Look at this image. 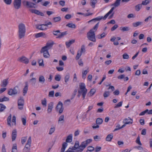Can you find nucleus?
Returning a JSON list of instances; mask_svg holds the SVG:
<instances>
[{
	"mask_svg": "<svg viewBox=\"0 0 152 152\" xmlns=\"http://www.w3.org/2000/svg\"><path fill=\"white\" fill-rule=\"evenodd\" d=\"M92 141V140L91 139H87L85 141L82 142L83 146L82 147H83L84 149Z\"/></svg>",
	"mask_w": 152,
	"mask_h": 152,
	"instance_id": "obj_14",
	"label": "nucleus"
},
{
	"mask_svg": "<svg viewBox=\"0 0 152 152\" xmlns=\"http://www.w3.org/2000/svg\"><path fill=\"white\" fill-rule=\"evenodd\" d=\"M148 111V110L146 109L145 110V111H144L142 112H141V113H140L139 114V115L140 116L144 115L145 114V113H147Z\"/></svg>",
	"mask_w": 152,
	"mask_h": 152,
	"instance_id": "obj_59",
	"label": "nucleus"
},
{
	"mask_svg": "<svg viewBox=\"0 0 152 152\" xmlns=\"http://www.w3.org/2000/svg\"><path fill=\"white\" fill-rule=\"evenodd\" d=\"M61 78V77L60 75H56L55 76V80L57 81H60Z\"/></svg>",
	"mask_w": 152,
	"mask_h": 152,
	"instance_id": "obj_54",
	"label": "nucleus"
},
{
	"mask_svg": "<svg viewBox=\"0 0 152 152\" xmlns=\"http://www.w3.org/2000/svg\"><path fill=\"white\" fill-rule=\"evenodd\" d=\"M77 91V90L76 89H75L74 90L72 96V97L71 98V99H72L74 98L76 94Z\"/></svg>",
	"mask_w": 152,
	"mask_h": 152,
	"instance_id": "obj_56",
	"label": "nucleus"
},
{
	"mask_svg": "<svg viewBox=\"0 0 152 152\" xmlns=\"http://www.w3.org/2000/svg\"><path fill=\"white\" fill-rule=\"evenodd\" d=\"M22 3L23 5L28 8H36V5L35 4L30 1H23L22 2Z\"/></svg>",
	"mask_w": 152,
	"mask_h": 152,
	"instance_id": "obj_7",
	"label": "nucleus"
},
{
	"mask_svg": "<svg viewBox=\"0 0 152 152\" xmlns=\"http://www.w3.org/2000/svg\"><path fill=\"white\" fill-rule=\"evenodd\" d=\"M79 87L80 89V91L83 92L82 96L83 99H84L87 92V90L86 88L85 84L83 83H80Z\"/></svg>",
	"mask_w": 152,
	"mask_h": 152,
	"instance_id": "obj_5",
	"label": "nucleus"
},
{
	"mask_svg": "<svg viewBox=\"0 0 152 152\" xmlns=\"http://www.w3.org/2000/svg\"><path fill=\"white\" fill-rule=\"evenodd\" d=\"M53 34L55 36H57L56 38L60 39L63 37L67 34V31L61 32L60 30L53 31Z\"/></svg>",
	"mask_w": 152,
	"mask_h": 152,
	"instance_id": "obj_4",
	"label": "nucleus"
},
{
	"mask_svg": "<svg viewBox=\"0 0 152 152\" xmlns=\"http://www.w3.org/2000/svg\"><path fill=\"white\" fill-rule=\"evenodd\" d=\"M17 60L19 61L24 63L26 64H27L29 62L28 59L24 56H22L19 58Z\"/></svg>",
	"mask_w": 152,
	"mask_h": 152,
	"instance_id": "obj_12",
	"label": "nucleus"
},
{
	"mask_svg": "<svg viewBox=\"0 0 152 152\" xmlns=\"http://www.w3.org/2000/svg\"><path fill=\"white\" fill-rule=\"evenodd\" d=\"M75 42V39L69 40L68 41L66 42L65 44L67 48H69L71 45L74 43Z\"/></svg>",
	"mask_w": 152,
	"mask_h": 152,
	"instance_id": "obj_18",
	"label": "nucleus"
},
{
	"mask_svg": "<svg viewBox=\"0 0 152 152\" xmlns=\"http://www.w3.org/2000/svg\"><path fill=\"white\" fill-rule=\"evenodd\" d=\"M66 26L71 28H75L76 27V26L75 24L71 23H68L66 25Z\"/></svg>",
	"mask_w": 152,
	"mask_h": 152,
	"instance_id": "obj_43",
	"label": "nucleus"
},
{
	"mask_svg": "<svg viewBox=\"0 0 152 152\" xmlns=\"http://www.w3.org/2000/svg\"><path fill=\"white\" fill-rule=\"evenodd\" d=\"M118 27V26L117 24H115L111 28V30L113 31L115 30Z\"/></svg>",
	"mask_w": 152,
	"mask_h": 152,
	"instance_id": "obj_62",
	"label": "nucleus"
},
{
	"mask_svg": "<svg viewBox=\"0 0 152 152\" xmlns=\"http://www.w3.org/2000/svg\"><path fill=\"white\" fill-rule=\"evenodd\" d=\"M21 0H14L13 2V6L16 9L20 8L21 5Z\"/></svg>",
	"mask_w": 152,
	"mask_h": 152,
	"instance_id": "obj_9",
	"label": "nucleus"
},
{
	"mask_svg": "<svg viewBox=\"0 0 152 152\" xmlns=\"http://www.w3.org/2000/svg\"><path fill=\"white\" fill-rule=\"evenodd\" d=\"M26 118L24 117L21 118V121L23 125L25 126L26 123Z\"/></svg>",
	"mask_w": 152,
	"mask_h": 152,
	"instance_id": "obj_55",
	"label": "nucleus"
},
{
	"mask_svg": "<svg viewBox=\"0 0 152 152\" xmlns=\"http://www.w3.org/2000/svg\"><path fill=\"white\" fill-rule=\"evenodd\" d=\"M38 63L39 66H44L43 61V59H39L38 60Z\"/></svg>",
	"mask_w": 152,
	"mask_h": 152,
	"instance_id": "obj_51",
	"label": "nucleus"
},
{
	"mask_svg": "<svg viewBox=\"0 0 152 152\" xmlns=\"http://www.w3.org/2000/svg\"><path fill=\"white\" fill-rule=\"evenodd\" d=\"M120 29L123 32H124L125 31H128L129 30V27L125 26L124 27H121L120 28Z\"/></svg>",
	"mask_w": 152,
	"mask_h": 152,
	"instance_id": "obj_34",
	"label": "nucleus"
},
{
	"mask_svg": "<svg viewBox=\"0 0 152 152\" xmlns=\"http://www.w3.org/2000/svg\"><path fill=\"white\" fill-rule=\"evenodd\" d=\"M61 18L60 17L58 16L54 18L53 19L54 22H56L60 21L61 20Z\"/></svg>",
	"mask_w": 152,
	"mask_h": 152,
	"instance_id": "obj_48",
	"label": "nucleus"
},
{
	"mask_svg": "<svg viewBox=\"0 0 152 152\" xmlns=\"http://www.w3.org/2000/svg\"><path fill=\"white\" fill-rule=\"evenodd\" d=\"M6 108V107L3 104L0 103V112H2Z\"/></svg>",
	"mask_w": 152,
	"mask_h": 152,
	"instance_id": "obj_36",
	"label": "nucleus"
},
{
	"mask_svg": "<svg viewBox=\"0 0 152 152\" xmlns=\"http://www.w3.org/2000/svg\"><path fill=\"white\" fill-rule=\"evenodd\" d=\"M123 123L125 124H131L133 123V120L131 119L129 117L128 118H125L123 121Z\"/></svg>",
	"mask_w": 152,
	"mask_h": 152,
	"instance_id": "obj_15",
	"label": "nucleus"
},
{
	"mask_svg": "<svg viewBox=\"0 0 152 152\" xmlns=\"http://www.w3.org/2000/svg\"><path fill=\"white\" fill-rule=\"evenodd\" d=\"M24 102V100L23 97H20L18 102V108L19 109L22 110L23 109Z\"/></svg>",
	"mask_w": 152,
	"mask_h": 152,
	"instance_id": "obj_11",
	"label": "nucleus"
},
{
	"mask_svg": "<svg viewBox=\"0 0 152 152\" xmlns=\"http://www.w3.org/2000/svg\"><path fill=\"white\" fill-rule=\"evenodd\" d=\"M55 131V127H53L51 128L49 131V134L51 135Z\"/></svg>",
	"mask_w": 152,
	"mask_h": 152,
	"instance_id": "obj_50",
	"label": "nucleus"
},
{
	"mask_svg": "<svg viewBox=\"0 0 152 152\" xmlns=\"http://www.w3.org/2000/svg\"><path fill=\"white\" fill-rule=\"evenodd\" d=\"M30 81L31 82L32 85H34L36 83V79L35 78H32L30 80Z\"/></svg>",
	"mask_w": 152,
	"mask_h": 152,
	"instance_id": "obj_44",
	"label": "nucleus"
},
{
	"mask_svg": "<svg viewBox=\"0 0 152 152\" xmlns=\"http://www.w3.org/2000/svg\"><path fill=\"white\" fill-rule=\"evenodd\" d=\"M47 36L43 32H40L36 34L35 35V37L37 38L40 37H42L43 38H46Z\"/></svg>",
	"mask_w": 152,
	"mask_h": 152,
	"instance_id": "obj_17",
	"label": "nucleus"
},
{
	"mask_svg": "<svg viewBox=\"0 0 152 152\" xmlns=\"http://www.w3.org/2000/svg\"><path fill=\"white\" fill-rule=\"evenodd\" d=\"M136 142L140 145H141L142 144L141 143L140 140V137L139 136H138L136 140Z\"/></svg>",
	"mask_w": 152,
	"mask_h": 152,
	"instance_id": "obj_49",
	"label": "nucleus"
},
{
	"mask_svg": "<svg viewBox=\"0 0 152 152\" xmlns=\"http://www.w3.org/2000/svg\"><path fill=\"white\" fill-rule=\"evenodd\" d=\"M18 37L19 38L21 39L25 36L26 27L24 24L20 23L18 25Z\"/></svg>",
	"mask_w": 152,
	"mask_h": 152,
	"instance_id": "obj_1",
	"label": "nucleus"
},
{
	"mask_svg": "<svg viewBox=\"0 0 152 152\" xmlns=\"http://www.w3.org/2000/svg\"><path fill=\"white\" fill-rule=\"evenodd\" d=\"M114 7H112L110 10L103 17L102 16H99L96 18L93 19L88 21L89 23L92 21H99L103 19L104 20H105L108 17V16L113 12V10L114 9Z\"/></svg>",
	"mask_w": 152,
	"mask_h": 152,
	"instance_id": "obj_2",
	"label": "nucleus"
},
{
	"mask_svg": "<svg viewBox=\"0 0 152 152\" xmlns=\"http://www.w3.org/2000/svg\"><path fill=\"white\" fill-rule=\"evenodd\" d=\"M48 49L47 48L46 46H45L44 47H43V48H42L41 51L40 52L41 53H44V52H48Z\"/></svg>",
	"mask_w": 152,
	"mask_h": 152,
	"instance_id": "obj_39",
	"label": "nucleus"
},
{
	"mask_svg": "<svg viewBox=\"0 0 152 152\" xmlns=\"http://www.w3.org/2000/svg\"><path fill=\"white\" fill-rule=\"evenodd\" d=\"M87 148L88 150L86 151V152H88V151L92 152L94 150V148L92 146H89Z\"/></svg>",
	"mask_w": 152,
	"mask_h": 152,
	"instance_id": "obj_46",
	"label": "nucleus"
},
{
	"mask_svg": "<svg viewBox=\"0 0 152 152\" xmlns=\"http://www.w3.org/2000/svg\"><path fill=\"white\" fill-rule=\"evenodd\" d=\"M72 134H70L68 135L66 140V142H71L72 141Z\"/></svg>",
	"mask_w": 152,
	"mask_h": 152,
	"instance_id": "obj_26",
	"label": "nucleus"
},
{
	"mask_svg": "<svg viewBox=\"0 0 152 152\" xmlns=\"http://www.w3.org/2000/svg\"><path fill=\"white\" fill-rule=\"evenodd\" d=\"M43 56L45 58H48L50 56V55L48 52H46L44 53Z\"/></svg>",
	"mask_w": 152,
	"mask_h": 152,
	"instance_id": "obj_52",
	"label": "nucleus"
},
{
	"mask_svg": "<svg viewBox=\"0 0 152 152\" xmlns=\"http://www.w3.org/2000/svg\"><path fill=\"white\" fill-rule=\"evenodd\" d=\"M143 23L142 22L138 21L132 23V25L134 27H136L138 26L141 25Z\"/></svg>",
	"mask_w": 152,
	"mask_h": 152,
	"instance_id": "obj_30",
	"label": "nucleus"
},
{
	"mask_svg": "<svg viewBox=\"0 0 152 152\" xmlns=\"http://www.w3.org/2000/svg\"><path fill=\"white\" fill-rule=\"evenodd\" d=\"M95 92H96V90L95 89L93 88L90 91L89 93H90L91 96H92L94 94V93H95Z\"/></svg>",
	"mask_w": 152,
	"mask_h": 152,
	"instance_id": "obj_60",
	"label": "nucleus"
},
{
	"mask_svg": "<svg viewBox=\"0 0 152 152\" xmlns=\"http://www.w3.org/2000/svg\"><path fill=\"white\" fill-rule=\"evenodd\" d=\"M8 79H6L3 80L2 83L1 84V87H5L6 86L8 83Z\"/></svg>",
	"mask_w": 152,
	"mask_h": 152,
	"instance_id": "obj_22",
	"label": "nucleus"
},
{
	"mask_svg": "<svg viewBox=\"0 0 152 152\" xmlns=\"http://www.w3.org/2000/svg\"><path fill=\"white\" fill-rule=\"evenodd\" d=\"M103 122L102 119L100 118H97L96 120V122L97 124H101Z\"/></svg>",
	"mask_w": 152,
	"mask_h": 152,
	"instance_id": "obj_38",
	"label": "nucleus"
},
{
	"mask_svg": "<svg viewBox=\"0 0 152 152\" xmlns=\"http://www.w3.org/2000/svg\"><path fill=\"white\" fill-rule=\"evenodd\" d=\"M9 100V98L7 97L4 96L3 98H0V102H2L4 101H8Z\"/></svg>",
	"mask_w": 152,
	"mask_h": 152,
	"instance_id": "obj_37",
	"label": "nucleus"
},
{
	"mask_svg": "<svg viewBox=\"0 0 152 152\" xmlns=\"http://www.w3.org/2000/svg\"><path fill=\"white\" fill-rule=\"evenodd\" d=\"M54 91H53L49 92L48 96L50 97H53L54 96Z\"/></svg>",
	"mask_w": 152,
	"mask_h": 152,
	"instance_id": "obj_61",
	"label": "nucleus"
},
{
	"mask_svg": "<svg viewBox=\"0 0 152 152\" xmlns=\"http://www.w3.org/2000/svg\"><path fill=\"white\" fill-rule=\"evenodd\" d=\"M83 144L81 142V144L79 145V142L78 141H76L74 144V148L76 149V152H82L84 150L83 147H82Z\"/></svg>",
	"mask_w": 152,
	"mask_h": 152,
	"instance_id": "obj_6",
	"label": "nucleus"
},
{
	"mask_svg": "<svg viewBox=\"0 0 152 152\" xmlns=\"http://www.w3.org/2000/svg\"><path fill=\"white\" fill-rule=\"evenodd\" d=\"M121 0H116L115 2L112 4V6H114L115 7L119 6L120 4V1Z\"/></svg>",
	"mask_w": 152,
	"mask_h": 152,
	"instance_id": "obj_31",
	"label": "nucleus"
},
{
	"mask_svg": "<svg viewBox=\"0 0 152 152\" xmlns=\"http://www.w3.org/2000/svg\"><path fill=\"white\" fill-rule=\"evenodd\" d=\"M20 91L18 87H15L13 88L10 89L8 91V94L10 96L19 94Z\"/></svg>",
	"mask_w": 152,
	"mask_h": 152,
	"instance_id": "obj_8",
	"label": "nucleus"
},
{
	"mask_svg": "<svg viewBox=\"0 0 152 152\" xmlns=\"http://www.w3.org/2000/svg\"><path fill=\"white\" fill-rule=\"evenodd\" d=\"M17 131L16 129H14L12 131V141L15 140L17 137Z\"/></svg>",
	"mask_w": 152,
	"mask_h": 152,
	"instance_id": "obj_20",
	"label": "nucleus"
},
{
	"mask_svg": "<svg viewBox=\"0 0 152 152\" xmlns=\"http://www.w3.org/2000/svg\"><path fill=\"white\" fill-rule=\"evenodd\" d=\"M64 115H61L58 118V123L63 124L64 122Z\"/></svg>",
	"mask_w": 152,
	"mask_h": 152,
	"instance_id": "obj_28",
	"label": "nucleus"
},
{
	"mask_svg": "<svg viewBox=\"0 0 152 152\" xmlns=\"http://www.w3.org/2000/svg\"><path fill=\"white\" fill-rule=\"evenodd\" d=\"M36 27L37 29L41 30H44L47 29V27L45 26L44 24L37 25Z\"/></svg>",
	"mask_w": 152,
	"mask_h": 152,
	"instance_id": "obj_16",
	"label": "nucleus"
},
{
	"mask_svg": "<svg viewBox=\"0 0 152 152\" xmlns=\"http://www.w3.org/2000/svg\"><path fill=\"white\" fill-rule=\"evenodd\" d=\"M29 11L32 13H34L37 15H40L41 16H44V14L43 12H40L39 11L37 10L31 9H29Z\"/></svg>",
	"mask_w": 152,
	"mask_h": 152,
	"instance_id": "obj_13",
	"label": "nucleus"
},
{
	"mask_svg": "<svg viewBox=\"0 0 152 152\" xmlns=\"http://www.w3.org/2000/svg\"><path fill=\"white\" fill-rule=\"evenodd\" d=\"M151 1V0H145L143 1L141 3L142 5H146Z\"/></svg>",
	"mask_w": 152,
	"mask_h": 152,
	"instance_id": "obj_40",
	"label": "nucleus"
},
{
	"mask_svg": "<svg viewBox=\"0 0 152 152\" xmlns=\"http://www.w3.org/2000/svg\"><path fill=\"white\" fill-rule=\"evenodd\" d=\"M86 29V27H83L82 29H80L79 30V34H83L84 33V31Z\"/></svg>",
	"mask_w": 152,
	"mask_h": 152,
	"instance_id": "obj_64",
	"label": "nucleus"
},
{
	"mask_svg": "<svg viewBox=\"0 0 152 152\" xmlns=\"http://www.w3.org/2000/svg\"><path fill=\"white\" fill-rule=\"evenodd\" d=\"M96 0H91L90 3L91 5L93 8H94L95 7V5L96 3Z\"/></svg>",
	"mask_w": 152,
	"mask_h": 152,
	"instance_id": "obj_33",
	"label": "nucleus"
},
{
	"mask_svg": "<svg viewBox=\"0 0 152 152\" xmlns=\"http://www.w3.org/2000/svg\"><path fill=\"white\" fill-rule=\"evenodd\" d=\"M87 37L89 40L93 42L96 41L95 35L94 31L93 29H91L89 32L87 34Z\"/></svg>",
	"mask_w": 152,
	"mask_h": 152,
	"instance_id": "obj_3",
	"label": "nucleus"
},
{
	"mask_svg": "<svg viewBox=\"0 0 152 152\" xmlns=\"http://www.w3.org/2000/svg\"><path fill=\"white\" fill-rule=\"evenodd\" d=\"M4 3L7 5L10 4L12 3V0H3Z\"/></svg>",
	"mask_w": 152,
	"mask_h": 152,
	"instance_id": "obj_57",
	"label": "nucleus"
},
{
	"mask_svg": "<svg viewBox=\"0 0 152 152\" xmlns=\"http://www.w3.org/2000/svg\"><path fill=\"white\" fill-rule=\"evenodd\" d=\"M27 137H23L21 139L22 143V144H23L24 143L26 142L27 140Z\"/></svg>",
	"mask_w": 152,
	"mask_h": 152,
	"instance_id": "obj_58",
	"label": "nucleus"
},
{
	"mask_svg": "<svg viewBox=\"0 0 152 152\" xmlns=\"http://www.w3.org/2000/svg\"><path fill=\"white\" fill-rule=\"evenodd\" d=\"M110 92L109 91H105L103 94V96L104 98L109 96L110 95Z\"/></svg>",
	"mask_w": 152,
	"mask_h": 152,
	"instance_id": "obj_41",
	"label": "nucleus"
},
{
	"mask_svg": "<svg viewBox=\"0 0 152 152\" xmlns=\"http://www.w3.org/2000/svg\"><path fill=\"white\" fill-rule=\"evenodd\" d=\"M86 51L85 47L84 45H82L81 48V50L79 51L80 53L82 54L83 53H85Z\"/></svg>",
	"mask_w": 152,
	"mask_h": 152,
	"instance_id": "obj_42",
	"label": "nucleus"
},
{
	"mask_svg": "<svg viewBox=\"0 0 152 152\" xmlns=\"http://www.w3.org/2000/svg\"><path fill=\"white\" fill-rule=\"evenodd\" d=\"M28 83L27 82H25V86L23 89V95L25 96L28 90Z\"/></svg>",
	"mask_w": 152,
	"mask_h": 152,
	"instance_id": "obj_21",
	"label": "nucleus"
},
{
	"mask_svg": "<svg viewBox=\"0 0 152 152\" xmlns=\"http://www.w3.org/2000/svg\"><path fill=\"white\" fill-rule=\"evenodd\" d=\"M53 44L54 42H48L46 44V46L47 48H48V49H50L52 48Z\"/></svg>",
	"mask_w": 152,
	"mask_h": 152,
	"instance_id": "obj_32",
	"label": "nucleus"
},
{
	"mask_svg": "<svg viewBox=\"0 0 152 152\" xmlns=\"http://www.w3.org/2000/svg\"><path fill=\"white\" fill-rule=\"evenodd\" d=\"M142 4H139L136 5L135 7V9L137 11H139L142 7Z\"/></svg>",
	"mask_w": 152,
	"mask_h": 152,
	"instance_id": "obj_35",
	"label": "nucleus"
},
{
	"mask_svg": "<svg viewBox=\"0 0 152 152\" xmlns=\"http://www.w3.org/2000/svg\"><path fill=\"white\" fill-rule=\"evenodd\" d=\"M12 118V115L10 114V115L8 117L7 120V125L10 127L12 126V125L11 124Z\"/></svg>",
	"mask_w": 152,
	"mask_h": 152,
	"instance_id": "obj_25",
	"label": "nucleus"
},
{
	"mask_svg": "<svg viewBox=\"0 0 152 152\" xmlns=\"http://www.w3.org/2000/svg\"><path fill=\"white\" fill-rule=\"evenodd\" d=\"M39 81L42 84H44L45 81V79L43 75H40L39 77Z\"/></svg>",
	"mask_w": 152,
	"mask_h": 152,
	"instance_id": "obj_24",
	"label": "nucleus"
},
{
	"mask_svg": "<svg viewBox=\"0 0 152 152\" xmlns=\"http://www.w3.org/2000/svg\"><path fill=\"white\" fill-rule=\"evenodd\" d=\"M106 34L105 33L103 32L101 34L98 35L97 37L99 39H102L105 37Z\"/></svg>",
	"mask_w": 152,
	"mask_h": 152,
	"instance_id": "obj_45",
	"label": "nucleus"
},
{
	"mask_svg": "<svg viewBox=\"0 0 152 152\" xmlns=\"http://www.w3.org/2000/svg\"><path fill=\"white\" fill-rule=\"evenodd\" d=\"M56 111L59 110V113H61L63 111L64 108H63V104L61 101H59L56 107Z\"/></svg>",
	"mask_w": 152,
	"mask_h": 152,
	"instance_id": "obj_10",
	"label": "nucleus"
},
{
	"mask_svg": "<svg viewBox=\"0 0 152 152\" xmlns=\"http://www.w3.org/2000/svg\"><path fill=\"white\" fill-rule=\"evenodd\" d=\"M123 57L124 59H128L129 58V56L126 53H125L123 55Z\"/></svg>",
	"mask_w": 152,
	"mask_h": 152,
	"instance_id": "obj_63",
	"label": "nucleus"
},
{
	"mask_svg": "<svg viewBox=\"0 0 152 152\" xmlns=\"http://www.w3.org/2000/svg\"><path fill=\"white\" fill-rule=\"evenodd\" d=\"M53 102H50L48 106V108L47 110V112L48 113H50L53 108Z\"/></svg>",
	"mask_w": 152,
	"mask_h": 152,
	"instance_id": "obj_19",
	"label": "nucleus"
},
{
	"mask_svg": "<svg viewBox=\"0 0 152 152\" xmlns=\"http://www.w3.org/2000/svg\"><path fill=\"white\" fill-rule=\"evenodd\" d=\"M122 101L120 102L118 104H115V106L114 107V108H117L121 107L122 105Z\"/></svg>",
	"mask_w": 152,
	"mask_h": 152,
	"instance_id": "obj_47",
	"label": "nucleus"
},
{
	"mask_svg": "<svg viewBox=\"0 0 152 152\" xmlns=\"http://www.w3.org/2000/svg\"><path fill=\"white\" fill-rule=\"evenodd\" d=\"M70 77V75L69 73H67L65 76L64 77V81L65 84H67V82L69 81V79Z\"/></svg>",
	"mask_w": 152,
	"mask_h": 152,
	"instance_id": "obj_27",
	"label": "nucleus"
},
{
	"mask_svg": "<svg viewBox=\"0 0 152 152\" xmlns=\"http://www.w3.org/2000/svg\"><path fill=\"white\" fill-rule=\"evenodd\" d=\"M82 54H81V53H80L79 51H78L77 53V56L76 57V60H78L81 56Z\"/></svg>",
	"mask_w": 152,
	"mask_h": 152,
	"instance_id": "obj_53",
	"label": "nucleus"
},
{
	"mask_svg": "<svg viewBox=\"0 0 152 152\" xmlns=\"http://www.w3.org/2000/svg\"><path fill=\"white\" fill-rule=\"evenodd\" d=\"M67 145V144L66 142H64L62 145V147L61 149V152H64L66 148Z\"/></svg>",
	"mask_w": 152,
	"mask_h": 152,
	"instance_id": "obj_29",
	"label": "nucleus"
},
{
	"mask_svg": "<svg viewBox=\"0 0 152 152\" xmlns=\"http://www.w3.org/2000/svg\"><path fill=\"white\" fill-rule=\"evenodd\" d=\"M113 137V134H108L106 138V140L108 142L111 141Z\"/></svg>",
	"mask_w": 152,
	"mask_h": 152,
	"instance_id": "obj_23",
	"label": "nucleus"
}]
</instances>
